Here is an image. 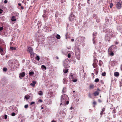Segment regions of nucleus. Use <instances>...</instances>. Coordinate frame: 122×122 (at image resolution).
I'll return each mask as SVG.
<instances>
[{"mask_svg":"<svg viewBox=\"0 0 122 122\" xmlns=\"http://www.w3.org/2000/svg\"><path fill=\"white\" fill-rule=\"evenodd\" d=\"M68 97L67 95L64 94L61 96V102L60 104V107H64V109H66V106L69 103V102L68 100Z\"/></svg>","mask_w":122,"mask_h":122,"instance_id":"1","label":"nucleus"},{"mask_svg":"<svg viewBox=\"0 0 122 122\" xmlns=\"http://www.w3.org/2000/svg\"><path fill=\"white\" fill-rule=\"evenodd\" d=\"M105 33V40L106 41L109 42L110 41V39L112 37L114 34L113 31L112 30L107 29L106 30Z\"/></svg>","mask_w":122,"mask_h":122,"instance_id":"2","label":"nucleus"},{"mask_svg":"<svg viewBox=\"0 0 122 122\" xmlns=\"http://www.w3.org/2000/svg\"><path fill=\"white\" fill-rule=\"evenodd\" d=\"M85 38L84 37L79 36L77 38L76 40V43L81 44L85 40Z\"/></svg>","mask_w":122,"mask_h":122,"instance_id":"3","label":"nucleus"},{"mask_svg":"<svg viewBox=\"0 0 122 122\" xmlns=\"http://www.w3.org/2000/svg\"><path fill=\"white\" fill-rule=\"evenodd\" d=\"M75 54L76 57L78 60L80 59V54L79 48L76 47L75 49Z\"/></svg>","mask_w":122,"mask_h":122,"instance_id":"4","label":"nucleus"},{"mask_svg":"<svg viewBox=\"0 0 122 122\" xmlns=\"http://www.w3.org/2000/svg\"><path fill=\"white\" fill-rule=\"evenodd\" d=\"M27 51L29 52L30 54V56L31 57H33L34 56V53L33 52V49L30 46L28 47L27 49Z\"/></svg>","mask_w":122,"mask_h":122,"instance_id":"5","label":"nucleus"},{"mask_svg":"<svg viewBox=\"0 0 122 122\" xmlns=\"http://www.w3.org/2000/svg\"><path fill=\"white\" fill-rule=\"evenodd\" d=\"M75 18V15L72 13L70 15L69 19L70 21H72Z\"/></svg>","mask_w":122,"mask_h":122,"instance_id":"6","label":"nucleus"},{"mask_svg":"<svg viewBox=\"0 0 122 122\" xmlns=\"http://www.w3.org/2000/svg\"><path fill=\"white\" fill-rule=\"evenodd\" d=\"M112 46H111L108 49V54L110 55L111 56H113L114 55V53L112 51Z\"/></svg>","mask_w":122,"mask_h":122,"instance_id":"7","label":"nucleus"},{"mask_svg":"<svg viewBox=\"0 0 122 122\" xmlns=\"http://www.w3.org/2000/svg\"><path fill=\"white\" fill-rule=\"evenodd\" d=\"M122 6L121 2H118L116 4V7L118 9H120Z\"/></svg>","mask_w":122,"mask_h":122,"instance_id":"8","label":"nucleus"},{"mask_svg":"<svg viewBox=\"0 0 122 122\" xmlns=\"http://www.w3.org/2000/svg\"><path fill=\"white\" fill-rule=\"evenodd\" d=\"M97 33L96 32H94L93 33V41L94 44H95L96 43L95 40V36L97 35Z\"/></svg>","mask_w":122,"mask_h":122,"instance_id":"9","label":"nucleus"},{"mask_svg":"<svg viewBox=\"0 0 122 122\" xmlns=\"http://www.w3.org/2000/svg\"><path fill=\"white\" fill-rule=\"evenodd\" d=\"M60 114L63 117H64L66 115V113L63 111H61Z\"/></svg>","mask_w":122,"mask_h":122,"instance_id":"10","label":"nucleus"},{"mask_svg":"<svg viewBox=\"0 0 122 122\" xmlns=\"http://www.w3.org/2000/svg\"><path fill=\"white\" fill-rule=\"evenodd\" d=\"M63 82L64 84H67V82H68L67 79L66 78H65L63 79Z\"/></svg>","mask_w":122,"mask_h":122,"instance_id":"11","label":"nucleus"},{"mask_svg":"<svg viewBox=\"0 0 122 122\" xmlns=\"http://www.w3.org/2000/svg\"><path fill=\"white\" fill-rule=\"evenodd\" d=\"M25 75V72H22V73H20V74L19 75V77L20 78H21V77H24Z\"/></svg>","mask_w":122,"mask_h":122,"instance_id":"12","label":"nucleus"},{"mask_svg":"<svg viewBox=\"0 0 122 122\" xmlns=\"http://www.w3.org/2000/svg\"><path fill=\"white\" fill-rule=\"evenodd\" d=\"M46 10H45L44 11V14L42 16L43 17H46L48 16V14H46Z\"/></svg>","mask_w":122,"mask_h":122,"instance_id":"13","label":"nucleus"},{"mask_svg":"<svg viewBox=\"0 0 122 122\" xmlns=\"http://www.w3.org/2000/svg\"><path fill=\"white\" fill-rule=\"evenodd\" d=\"M38 39L41 41H43L45 39L44 37L43 36H41V37H39Z\"/></svg>","mask_w":122,"mask_h":122,"instance_id":"14","label":"nucleus"},{"mask_svg":"<svg viewBox=\"0 0 122 122\" xmlns=\"http://www.w3.org/2000/svg\"><path fill=\"white\" fill-rule=\"evenodd\" d=\"M94 72L96 75H97L98 72V69L97 68L95 69L94 70Z\"/></svg>","mask_w":122,"mask_h":122,"instance_id":"15","label":"nucleus"},{"mask_svg":"<svg viewBox=\"0 0 122 122\" xmlns=\"http://www.w3.org/2000/svg\"><path fill=\"white\" fill-rule=\"evenodd\" d=\"M11 20L12 21H15L16 20V19L14 16H12L11 18Z\"/></svg>","mask_w":122,"mask_h":122,"instance_id":"16","label":"nucleus"},{"mask_svg":"<svg viewBox=\"0 0 122 122\" xmlns=\"http://www.w3.org/2000/svg\"><path fill=\"white\" fill-rule=\"evenodd\" d=\"M99 94V92H95L93 93V94L94 95V96H96L98 95Z\"/></svg>","mask_w":122,"mask_h":122,"instance_id":"17","label":"nucleus"},{"mask_svg":"<svg viewBox=\"0 0 122 122\" xmlns=\"http://www.w3.org/2000/svg\"><path fill=\"white\" fill-rule=\"evenodd\" d=\"M30 97V96L28 95H27L25 96V98L26 100L29 99Z\"/></svg>","mask_w":122,"mask_h":122,"instance_id":"18","label":"nucleus"},{"mask_svg":"<svg viewBox=\"0 0 122 122\" xmlns=\"http://www.w3.org/2000/svg\"><path fill=\"white\" fill-rule=\"evenodd\" d=\"M94 87V85L93 84L90 85L89 86V89H93Z\"/></svg>","mask_w":122,"mask_h":122,"instance_id":"19","label":"nucleus"},{"mask_svg":"<svg viewBox=\"0 0 122 122\" xmlns=\"http://www.w3.org/2000/svg\"><path fill=\"white\" fill-rule=\"evenodd\" d=\"M93 66L94 68H96L97 66V65L96 62H94L93 64Z\"/></svg>","mask_w":122,"mask_h":122,"instance_id":"20","label":"nucleus"},{"mask_svg":"<svg viewBox=\"0 0 122 122\" xmlns=\"http://www.w3.org/2000/svg\"><path fill=\"white\" fill-rule=\"evenodd\" d=\"M119 73L118 72H116L114 73V75L116 76H117L119 75Z\"/></svg>","mask_w":122,"mask_h":122,"instance_id":"21","label":"nucleus"},{"mask_svg":"<svg viewBox=\"0 0 122 122\" xmlns=\"http://www.w3.org/2000/svg\"><path fill=\"white\" fill-rule=\"evenodd\" d=\"M41 68H42V70L45 69V70H46V67L44 65H42L41 66Z\"/></svg>","mask_w":122,"mask_h":122,"instance_id":"22","label":"nucleus"},{"mask_svg":"<svg viewBox=\"0 0 122 122\" xmlns=\"http://www.w3.org/2000/svg\"><path fill=\"white\" fill-rule=\"evenodd\" d=\"M56 37L57 39H60L61 38V36L57 34L56 35Z\"/></svg>","mask_w":122,"mask_h":122,"instance_id":"23","label":"nucleus"},{"mask_svg":"<svg viewBox=\"0 0 122 122\" xmlns=\"http://www.w3.org/2000/svg\"><path fill=\"white\" fill-rule=\"evenodd\" d=\"M38 94L40 95L41 96H42L43 95V92L42 91H39V92L38 93Z\"/></svg>","mask_w":122,"mask_h":122,"instance_id":"24","label":"nucleus"},{"mask_svg":"<svg viewBox=\"0 0 122 122\" xmlns=\"http://www.w3.org/2000/svg\"><path fill=\"white\" fill-rule=\"evenodd\" d=\"M63 71L64 73H66L68 72V69H63Z\"/></svg>","mask_w":122,"mask_h":122,"instance_id":"25","label":"nucleus"},{"mask_svg":"<svg viewBox=\"0 0 122 122\" xmlns=\"http://www.w3.org/2000/svg\"><path fill=\"white\" fill-rule=\"evenodd\" d=\"M66 87H64L62 91V92L63 93H64L66 92Z\"/></svg>","mask_w":122,"mask_h":122,"instance_id":"26","label":"nucleus"},{"mask_svg":"<svg viewBox=\"0 0 122 122\" xmlns=\"http://www.w3.org/2000/svg\"><path fill=\"white\" fill-rule=\"evenodd\" d=\"M0 52L1 53V55H2L3 54V50L2 49H1L0 47Z\"/></svg>","mask_w":122,"mask_h":122,"instance_id":"27","label":"nucleus"},{"mask_svg":"<svg viewBox=\"0 0 122 122\" xmlns=\"http://www.w3.org/2000/svg\"><path fill=\"white\" fill-rule=\"evenodd\" d=\"M36 59L37 61H39L40 60V57L38 56H37L36 57Z\"/></svg>","mask_w":122,"mask_h":122,"instance_id":"28","label":"nucleus"},{"mask_svg":"<svg viewBox=\"0 0 122 122\" xmlns=\"http://www.w3.org/2000/svg\"><path fill=\"white\" fill-rule=\"evenodd\" d=\"M10 49L12 50H15L16 49V48L15 47H10Z\"/></svg>","mask_w":122,"mask_h":122,"instance_id":"29","label":"nucleus"},{"mask_svg":"<svg viewBox=\"0 0 122 122\" xmlns=\"http://www.w3.org/2000/svg\"><path fill=\"white\" fill-rule=\"evenodd\" d=\"M34 74V73L33 71H30L29 73V74L30 75H33Z\"/></svg>","mask_w":122,"mask_h":122,"instance_id":"30","label":"nucleus"},{"mask_svg":"<svg viewBox=\"0 0 122 122\" xmlns=\"http://www.w3.org/2000/svg\"><path fill=\"white\" fill-rule=\"evenodd\" d=\"M99 79L98 78H97L95 80V82H97L99 81Z\"/></svg>","mask_w":122,"mask_h":122,"instance_id":"31","label":"nucleus"},{"mask_svg":"<svg viewBox=\"0 0 122 122\" xmlns=\"http://www.w3.org/2000/svg\"><path fill=\"white\" fill-rule=\"evenodd\" d=\"M106 73L105 72H104L102 74V75L103 76H105L106 75Z\"/></svg>","mask_w":122,"mask_h":122,"instance_id":"32","label":"nucleus"},{"mask_svg":"<svg viewBox=\"0 0 122 122\" xmlns=\"http://www.w3.org/2000/svg\"><path fill=\"white\" fill-rule=\"evenodd\" d=\"M77 81V80L76 79H73L72 80V81L74 82H76Z\"/></svg>","mask_w":122,"mask_h":122,"instance_id":"33","label":"nucleus"},{"mask_svg":"<svg viewBox=\"0 0 122 122\" xmlns=\"http://www.w3.org/2000/svg\"><path fill=\"white\" fill-rule=\"evenodd\" d=\"M113 6V4L112 3H111L110 5V7L111 8H112V6Z\"/></svg>","mask_w":122,"mask_h":122,"instance_id":"34","label":"nucleus"},{"mask_svg":"<svg viewBox=\"0 0 122 122\" xmlns=\"http://www.w3.org/2000/svg\"><path fill=\"white\" fill-rule=\"evenodd\" d=\"M94 62H96L97 63V62H98L97 60L96 59H95L94 60Z\"/></svg>","mask_w":122,"mask_h":122,"instance_id":"35","label":"nucleus"},{"mask_svg":"<svg viewBox=\"0 0 122 122\" xmlns=\"http://www.w3.org/2000/svg\"><path fill=\"white\" fill-rule=\"evenodd\" d=\"M7 68H4L3 69V70L4 71H7Z\"/></svg>","mask_w":122,"mask_h":122,"instance_id":"36","label":"nucleus"},{"mask_svg":"<svg viewBox=\"0 0 122 122\" xmlns=\"http://www.w3.org/2000/svg\"><path fill=\"white\" fill-rule=\"evenodd\" d=\"M89 97L91 98H92V95L90 93H89Z\"/></svg>","mask_w":122,"mask_h":122,"instance_id":"37","label":"nucleus"},{"mask_svg":"<svg viewBox=\"0 0 122 122\" xmlns=\"http://www.w3.org/2000/svg\"><path fill=\"white\" fill-rule=\"evenodd\" d=\"M28 104L25 105L24 106V107L25 108H28Z\"/></svg>","mask_w":122,"mask_h":122,"instance_id":"38","label":"nucleus"},{"mask_svg":"<svg viewBox=\"0 0 122 122\" xmlns=\"http://www.w3.org/2000/svg\"><path fill=\"white\" fill-rule=\"evenodd\" d=\"M116 112V111L115 109H114L113 111H112V113H115Z\"/></svg>","mask_w":122,"mask_h":122,"instance_id":"39","label":"nucleus"},{"mask_svg":"<svg viewBox=\"0 0 122 122\" xmlns=\"http://www.w3.org/2000/svg\"><path fill=\"white\" fill-rule=\"evenodd\" d=\"M14 14H15V15H19V14L18 13H17L16 12H14Z\"/></svg>","mask_w":122,"mask_h":122,"instance_id":"40","label":"nucleus"},{"mask_svg":"<svg viewBox=\"0 0 122 122\" xmlns=\"http://www.w3.org/2000/svg\"><path fill=\"white\" fill-rule=\"evenodd\" d=\"M71 54L69 53L68 55V58H70L71 57Z\"/></svg>","mask_w":122,"mask_h":122,"instance_id":"41","label":"nucleus"},{"mask_svg":"<svg viewBox=\"0 0 122 122\" xmlns=\"http://www.w3.org/2000/svg\"><path fill=\"white\" fill-rule=\"evenodd\" d=\"M15 115V113L13 112L11 114V115L12 116H14Z\"/></svg>","mask_w":122,"mask_h":122,"instance_id":"42","label":"nucleus"},{"mask_svg":"<svg viewBox=\"0 0 122 122\" xmlns=\"http://www.w3.org/2000/svg\"><path fill=\"white\" fill-rule=\"evenodd\" d=\"M30 85L31 86H32L33 87H34L35 86V85H34V84H33V83H30Z\"/></svg>","mask_w":122,"mask_h":122,"instance_id":"43","label":"nucleus"},{"mask_svg":"<svg viewBox=\"0 0 122 122\" xmlns=\"http://www.w3.org/2000/svg\"><path fill=\"white\" fill-rule=\"evenodd\" d=\"M2 108L3 107H0V112H1L2 110Z\"/></svg>","mask_w":122,"mask_h":122,"instance_id":"44","label":"nucleus"},{"mask_svg":"<svg viewBox=\"0 0 122 122\" xmlns=\"http://www.w3.org/2000/svg\"><path fill=\"white\" fill-rule=\"evenodd\" d=\"M2 108L3 107H0V112H1L2 110Z\"/></svg>","mask_w":122,"mask_h":122,"instance_id":"45","label":"nucleus"},{"mask_svg":"<svg viewBox=\"0 0 122 122\" xmlns=\"http://www.w3.org/2000/svg\"><path fill=\"white\" fill-rule=\"evenodd\" d=\"M38 102H42V101L41 100L39 99V100H38Z\"/></svg>","mask_w":122,"mask_h":122,"instance_id":"46","label":"nucleus"},{"mask_svg":"<svg viewBox=\"0 0 122 122\" xmlns=\"http://www.w3.org/2000/svg\"><path fill=\"white\" fill-rule=\"evenodd\" d=\"M5 119H6L7 118V116L6 115H5L4 116Z\"/></svg>","mask_w":122,"mask_h":122,"instance_id":"47","label":"nucleus"},{"mask_svg":"<svg viewBox=\"0 0 122 122\" xmlns=\"http://www.w3.org/2000/svg\"><path fill=\"white\" fill-rule=\"evenodd\" d=\"M35 103V102H31L30 103V105H31L33 104H34Z\"/></svg>","mask_w":122,"mask_h":122,"instance_id":"48","label":"nucleus"},{"mask_svg":"<svg viewBox=\"0 0 122 122\" xmlns=\"http://www.w3.org/2000/svg\"><path fill=\"white\" fill-rule=\"evenodd\" d=\"M105 108H103L102 109V111L103 112H104L105 111Z\"/></svg>","mask_w":122,"mask_h":122,"instance_id":"49","label":"nucleus"},{"mask_svg":"<svg viewBox=\"0 0 122 122\" xmlns=\"http://www.w3.org/2000/svg\"><path fill=\"white\" fill-rule=\"evenodd\" d=\"M3 29V28L2 27H0V31L2 30Z\"/></svg>","mask_w":122,"mask_h":122,"instance_id":"50","label":"nucleus"},{"mask_svg":"<svg viewBox=\"0 0 122 122\" xmlns=\"http://www.w3.org/2000/svg\"><path fill=\"white\" fill-rule=\"evenodd\" d=\"M93 104L94 105H96V101H94L93 102Z\"/></svg>","mask_w":122,"mask_h":122,"instance_id":"51","label":"nucleus"},{"mask_svg":"<svg viewBox=\"0 0 122 122\" xmlns=\"http://www.w3.org/2000/svg\"><path fill=\"white\" fill-rule=\"evenodd\" d=\"M80 3H79L78 5V6H79V9H80L81 8V7L80 6Z\"/></svg>","mask_w":122,"mask_h":122,"instance_id":"52","label":"nucleus"},{"mask_svg":"<svg viewBox=\"0 0 122 122\" xmlns=\"http://www.w3.org/2000/svg\"><path fill=\"white\" fill-rule=\"evenodd\" d=\"M7 2V0H5L4 1V3L5 4Z\"/></svg>","mask_w":122,"mask_h":122,"instance_id":"53","label":"nucleus"},{"mask_svg":"<svg viewBox=\"0 0 122 122\" xmlns=\"http://www.w3.org/2000/svg\"><path fill=\"white\" fill-rule=\"evenodd\" d=\"M103 112H102V111H101V113H100V115H101V116H102L103 114Z\"/></svg>","mask_w":122,"mask_h":122,"instance_id":"54","label":"nucleus"},{"mask_svg":"<svg viewBox=\"0 0 122 122\" xmlns=\"http://www.w3.org/2000/svg\"><path fill=\"white\" fill-rule=\"evenodd\" d=\"M32 82L33 84H34V85H35L36 83V82L34 81H33Z\"/></svg>","mask_w":122,"mask_h":122,"instance_id":"55","label":"nucleus"},{"mask_svg":"<svg viewBox=\"0 0 122 122\" xmlns=\"http://www.w3.org/2000/svg\"><path fill=\"white\" fill-rule=\"evenodd\" d=\"M98 102L100 103L102 102V101L100 99H98Z\"/></svg>","mask_w":122,"mask_h":122,"instance_id":"56","label":"nucleus"},{"mask_svg":"<svg viewBox=\"0 0 122 122\" xmlns=\"http://www.w3.org/2000/svg\"><path fill=\"white\" fill-rule=\"evenodd\" d=\"M2 10L1 9H0V13H2Z\"/></svg>","mask_w":122,"mask_h":122,"instance_id":"57","label":"nucleus"},{"mask_svg":"<svg viewBox=\"0 0 122 122\" xmlns=\"http://www.w3.org/2000/svg\"><path fill=\"white\" fill-rule=\"evenodd\" d=\"M100 61H99V66H101L102 65V64H101L100 63Z\"/></svg>","mask_w":122,"mask_h":122,"instance_id":"58","label":"nucleus"},{"mask_svg":"<svg viewBox=\"0 0 122 122\" xmlns=\"http://www.w3.org/2000/svg\"><path fill=\"white\" fill-rule=\"evenodd\" d=\"M63 66L65 67V68H66V66L65 64H63Z\"/></svg>","mask_w":122,"mask_h":122,"instance_id":"59","label":"nucleus"},{"mask_svg":"<svg viewBox=\"0 0 122 122\" xmlns=\"http://www.w3.org/2000/svg\"><path fill=\"white\" fill-rule=\"evenodd\" d=\"M18 5L19 6H20L21 5V4L20 3H19L18 4Z\"/></svg>","mask_w":122,"mask_h":122,"instance_id":"60","label":"nucleus"},{"mask_svg":"<svg viewBox=\"0 0 122 122\" xmlns=\"http://www.w3.org/2000/svg\"><path fill=\"white\" fill-rule=\"evenodd\" d=\"M73 109V107H70V109L71 110H72V109Z\"/></svg>","mask_w":122,"mask_h":122,"instance_id":"61","label":"nucleus"},{"mask_svg":"<svg viewBox=\"0 0 122 122\" xmlns=\"http://www.w3.org/2000/svg\"><path fill=\"white\" fill-rule=\"evenodd\" d=\"M74 41V39H72L71 40V41L72 42H73Z\"/></svg>","mask_w":122,"mask_h":122,"instance_id":"62","label":"nucleus"},{"mask_svg":"<svg viewBox=\"0 0 122 122\" xmlns=\"http://www.w3.org/2000/svg\"><path fill=\"white\" fill-rule=\"evenodd\" d=\"M56 58L57 59H58L59 58L58 57H57V56H56Z\"/></svg>","mask_w":122,"mask_h":122,"instance_id":"63","label":"nucleus"},{"mask_svg":"<svg viewBox=\"0 0 122 122\" xmlns=\"http://www.w3.org/2000/svg\"><path fill=\"white\" fill-rule=\"evenodd\" d=\"M21 8L22 9H23V6H21Z\"/></svg>","mask_w":122,"mask_h":122,"instance_id":"64","label":"nucleus"}]
</instances>
